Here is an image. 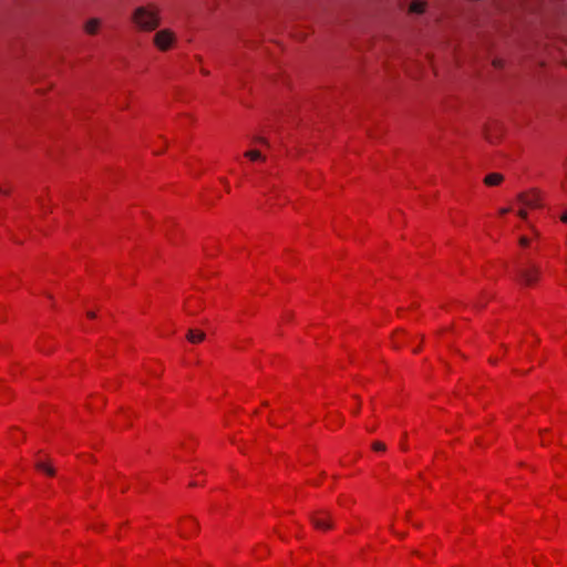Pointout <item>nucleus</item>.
Returning a JSON list of instances; mask_svg holds the SVG:
<instances>
[{
    "mask_svg": "<svg viewBox=\"0 0 567 567\" xmlns=\"http://www.w3.org/2000/svg\"><path fill=\"white\" fill-rule=\"evenodd\" d=\"M131 20L138 31L152 32L161 24V12L154 4L141 6L133 11Z\"/></svg>",
    "mask_w": 567,
    "mask_h": 567,
    "instance_id": "f257e3e1",
    "label": "nucleus"
},
{
    "mask_svg": "<svg viewBox=\"0 0 567 567\" xmlns=\"http://www.w3.org/2000/svg\"><path fill=\"white\" fill-rule=\"evenodd\" d=\"M518 216L523 219L527 217V209H535L542 205V196L537 189H530L518 195Z\"/></svg>",
    "mask_w": 567,
    "mask_h": 567,
    "instance_id": "f03ea898",
    "label": "nucleus"
},
{
    "mask_svg": "<svg viewBox=\"0 0 567 567\" xmlns=\"http://www.w3.org/2000/svg\"><path fill=\"white\" fill-rule=\"evenodd\" d=\"M153 42L159 51H168L176 43V34L171 29H163L155 33Z\"/></svg>",
    "mask_w": 567,
    "mask_h": 567,
    "instance_id": "7ed1b4c3",
    "label": "nucleus"
},
{
    "mask_svg": "<svg viewBox=\"0 0 567 567\" xmlns=\"http://www.w3.org/2000/svg\"><path fill=\"white\" fill-rule=\"evenodd\" d=\"M540 276V270L536 265H528L520 269V279L525 285H534Z\"/></svg>",
    "mask_w": 567,
    "mask_h": 567,
    "instance_id": "20e7f679",
    "label": "nucleus"
},
{
    "mask_svg": "<svg viewBox=\"0 0 567 567\" xmlns=\"http://www.w3.org/2000/svg\"><path fill=\"white\" fill-rule=\"evenodd\" d=\"M484 134L489 143H497L503 135V126L499 122L493 121L486 125Z\"/></svg>",
    "mask_w": 567,
    "mask_h": 567,
    "instance_id": "39448f33",
    "label": "nucleus"
},
{
    "mask_svg": "<svg viewBox=\"0 0 567 567\" xmlns=\"http://www.w3.org/2000/svg\"><path fill=\"white\" fill-rule=\"evenodd\" d=\"M312 525L316 529L327 530L331 527L329 513L324 511L316 512L311 517Z\"/></svg>",
    "mask_w": 567,
    "mask_h": 567,
    "instance_id": "423d86ee",
    "label": "nucleus"
},
{
    "mask_svg": "<svg viewBox=\"0 0 567 567\" xmlns=\"http://www.w3.org/2000/svg\"><path fill=\"white\" fill-rule=\"evenodd\" d=\"M205 306L200 296H190L184 303V309L188 315L198 313Z\"/></svg>",
    "mask_w": 567,
    "mask_h": 567,
    "instance_id": "0eeeda50",
    "label": "nucleus"
},
{
    "mask_svg": "<svg viewBox=\"0 0 567 567\" xmlns=\"http://www.w3.org/2000/svg\"><path fill=\"white\" fill-rule=\"evenodd\" d=\"M196 529H197V524H196L195 519L192 517H186V518L182 519L178 524V530L183 537L192 536L196 532Z\"/></svg>",
    "mask_w": 567,
    "mask_h": 567,
    "instance_id": "6e6552de",
    "label": "nucleus"
},
{
    "mask_svg": "<svg viewBox=\"0 0 567 567\" xmlns=\"http://www.w3.org/2000/svg\"><path fill=\"white\" fill-rule=\"evenodd\" d=\"M267 204L270 207L281 206L286 202V197L281 196L280 189L278 187H274L268 194L266 198Z\"/></svg>",
    "mask_w": 567,
    "mask_h": 567,
    "instance_id": "1a4fd4ad",
    "label": "nucleus"
},
{
    "mask_svg": "<svg viewBox=\"0 0 567 567\" xmlns=\"http://www.w3.org/2000/svg\"><path fill=\"white\" fill-rule=\"evenodd\" d=\"M244 157L250 162H262L265 159V154L260 148H254L245 152Z\"/></svg>",
    "mask_w": 567,
    "mask_h": 567,
    "instance_id": "9d476101",
    "label": "nucleus"
},
{
    "mask_svg": "<svg viewBox=\"0 0 567 567\" xmlns=\"http://www.w3.org/2000/svg\"><path fill=\"white\" fill-rule=\"evenodd\" d=\"M504 177L501 173H489L485 176L484 183L486 186H498Z\"/></svg>",
    "mask_w": 567,
    "mask_h": 567,
    "instance_id": "9b49d317",
    "label": "nucleus"
},
{
    "mask_svg": "<svg viewBox=\"0 0 567 567\" xmlns=\"http://www.w3.org/2000/svg\"><path fill=\"white\" fill-rule=\"evenodd\" d=\"M100 25H101V21L99 19H90L86 23H85V32L87 34H95L99 29H100Z\"/></svg>",
    "mask_w": 567,
    "mask_h": 567,
    "instance_id": "f8f14e48",
    "label": "nucleus"
},
{
    "mask_svg": "<svg viewBox=\"0 0 567 567\" xmlns=\"http://www.w3.org/2000/svg\"><path fill=\"white\" fill-rule=\"evenodd\" d=\"M204 332L200 330H189L187 334V339L190 343H199L204 340Z\"/></svg>",
    "mask_w": 567,
    "mask_h": 567,
    "instance_id": "ddd939ff",
    "label": "nucleus"
},
{
    "mask_svg": "<svg viewBox=\"0 0 567 567\" xmlns=\"http://www.w3.org/2000/svg\"><path fill=\"white\" fill-rule=\"evenodd\" d=\"M37 468L39 471L45 473L48 476H53L54 475V470H53V467L49 463L38 462L37 463Z\"/></svg>",
    "mask_w": 567,
    "mask_h": 567,
    "instance_id": "4468645a",
    "label": "nucleus"
},
{
    "mask_svg": "<svg viewBox=\"0 0 567 567\" xmlns=\"http://www.w3.org/2000/svg\"><path fill=\"white\" fill-rule=\"evenodd\" d=\"M535 236V231L530 230V235H522L519 237V246L526 248L530 245L533 237Z\"/></svg>",
    "mask_w": 567,
    "mask_h": 567,
    "instance_id": "2eb2a0df",
    "label": "nucleus"
},
{
    "mask_svg": "<svg viewBox=\"0 0 567 567\" xmlns=\"http://www.w3.org/2000/svg\"><path fill=\"white\" fill-rule=\"evenodd\" d=\"M410 11L414 13H423L425 11V3L421 1H413L410 6Z\"/></svg>",
    "mask_w": 567,
    "mask_h": 567,
    "instance_id": "dca6fc26",
    "label": "nucleus"
},
{
    "mask_svg": "<svg viewBox=\"0 0 567 567\" xmlns=\"http://www.w3.org/2000/svg\"><path fill=\"white\" fill-rule=\"evenodd\" d=\"M372 447L375 452H381L385 450V445L382 442H374Z\"/></svg>",
    "mask_w": 567,
    "mask_h": 567,
    "instance_id": "f3484780",
    "label": "nucleus"
},
{
    "mask_svg": "<svg viewBox=\"0 0 567 567\" xmlns=\"http://www.w3.org/2000/svg\"><path fill=\"white\" fill-rule=\"evenodd\" d=\"M560 220L561 223L567 224V209L561 213Z\"/></svg>",
    "mask_w": 567,
    "mask_h": 567,
    "instance_id": "a211bd4d",
    "label": "nucleus"
},
{
    "mask_svg": "<svg viewBox=\"0 0 567 567\" xmlns=\"http://www.w3.org/2000/svg\"><path fill=\"white\" fill-rule=\"evenodd\" d=\"M86 316H87L89 319H94L95 318V312L87 311Z\"/></svg>",
    "mask_w": 567,
    "mask_h": 567,
    "instance_id": "6ab92c4d",
    "label": "nucleus"
},
{
    "mask_svg": "<svg viewBox=\"0 0 567 567\" xmlns=\"http://www.w3.org/2000/svg\"><path fill=\"white\" fill-rule=\"evenodd\" d=\"M546 433H547V430H545V431L540 432V436H542V442H543V444H545V443H546V441H545V435H546Z\"/></svg>",
    "mask_w": 567,
    "mask_h": 567,
    "instance_id": "aec40b11",
    "label": "nucleus"
},
{
    "mask_svg": "<svg viewBox=\"0 0 567 567\" xmlns=\"http://www.w3.org/2000/svg\"><path fill=\"white\" fill-rule=\"evenodd\" d=\"M0 194H8V189L0 187Z\"/></svg>",
    "mask_w": 567,
    "mask_h": 567,
    "instance_id": "412c9836",
    "label": "nucleus"
},
{
    "mask_svg": "<svg viewBox=\"0 0 567 567\" xmlns=\"http://www.w3.org/2000/svg\"><path fill=\"white\" fill-rule=\"evenodd\" d=\"M494 65H495L496 68H498V66H501V62H499V61H497V60H495V61H494Z\"/></svg>",
    "mask_w": 567,
    "mask_h": 567,
    "instance_id": "4be33fe9",
    "label": "nucleus"
},
{
    "mask_svg": "<svg viewBox=\"0 0 567 567\" xmlns=\"http://www.w3.org/2000/svg\"><path fill=\"white\" fill-rule=\"evenodd\" d=\"M258 143L266 145V142L264 138H260Z\"/></svg>",
    "mask_w": 567,
    "mask_h": 567,
    "instance_id": "5701e85b",
    "label": "nucleus"
},
{
    "mask_svg": "<svg viewBox=\"0 0 567 567\" xmlns=\"http://www.w3.org/2000/svg\"><path fill=\"white\" fill-rule=\"evenodd\" d=\"M507 212H508V209H502V210H501V214H502V215H504V214H506Z\"/></svg>",
    "mask_w": 567,
    "mask_h": 567,
    "instance_id": "b1692460",
    "label": "nucleus"
},
{
    "mask_svg": "<svg viewBox=\"0 0 567 567\" xmlns=\"http://www.w3.org/2000/svg\"><path fill=\"white\" fill-rule=\"evenodd\" d=\"M14 434H19L21 435L20 431L19 430H16Z\"/></svg>",
    "mask_w": 567,
    "mask_h": 567,
    "instance_id": "393cba45",
    "label": "nucleus"
}]
</instances>
